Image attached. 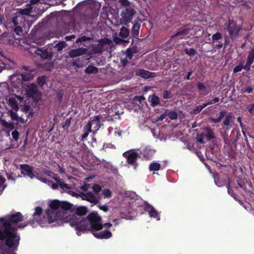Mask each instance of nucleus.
<instances>
[{
  "mask_svg": "<svg viewBox=\"0 0 254 254\" xmlns=\"http://www.w3.org/2000/svg\"><path fill=\"white\" fill-rule=\"evenodd\" d=\"M254 60V49H252L250 52L247 58V61L246 65L244 66V69L249 70L250 68L251 65L253 63Z\"/></svg>",
  "mask_w": 254,
  "mask_h": 254,
  "instance_id": "nucleus-21",
  "label": "nucleus"
},
{
  "mask_svg": "<svg viewBox=\"0 0 254 254\" xmlns=\"http://www.w3.org/2000/svg\"><path fill=\"white\" fill-rule=\"evenodd\" d=\"M155 152V150L154 149L146 147L143 150V154L145 157L150 158L154 154Z\"/></svg>",
  "mask_w": 254,
  "mask_h": 254,
  "instance_id": "nucleus-24",
  "label": "nucleus"
},
{
  "mask_svg": "<svg viewBox=\"0 0 254 254\" xmlns=\"http://www.w3.org/2000/svg\"><path fill=\"white\" fill-rule=\"evenodd\" d=\"M14 32L18 35H20L22 33V27L23 25H15Z\"/></svg>",
  "mask_w": 254,
  "mask_h": 254,
  "instance_id": "nucleus-42",
  "label": "nucleus"
},
{
  "mask_svg": "<svg viewBox=\"0 0 254 254\" xmlns=\"http://www.w3.org/2000/svg\"><path fill=\"white\" fill-rule=\"evenodd\" d=\"M145 100V98L143 96H135L133 98V101L134 102L138 101L140 103H141L142 101Z\"/></svg>",
  "mask_w": 254,
  "mask_h": 254,
  "instance_id": "nucleus-51",
  "label": "nucleus"
},
{
  "mask_svg": "<svg viewBox=\"0 0 254 254\" xmlns=\"http://www.w3.org/2000/svg\"><path fill=\"white\" fill-rule=\"evenodd\" d=\"M139 28V25L138 24H135L133 26V31H134V33L135 34H138V30Z\"/></svg>",
  "mask_w": 254,
  "mask_h": 254,
  "instance_id": "nucleus-58",
  "label": "nucleus"
},
{
  "mask_svg": "<svg viewBox=\"0 0 254 254\" xmlns=\"http://www.w3.org/2000/svg\"><path fill=\"white\" fill-rule=\"evenodd\" d=\"M80 197L82 199L86 200L94 204H96L98 202L97 198L90 192L80 193Z\"/></svg>",
  "mask_w": 254,
  "mask_h": 254,
  "instance_id": "nucleus-16",
  "label": "nucleus"
},
{
  "mask_svg": "<svg viewBox=\"0 0 254 254\" xmlns=\"http://www.w3.org/2000/svg\"><path fill=\"white\" fill-rule=\"evenodd\" d=\"M163 97L165 99L170 98H171V94L169 91L165 90L163 92Z\"/></svg>",
  "mask_w": 254,
  "mask_h": 254,
  "instance_id": "nucleus-54",
  "label": "nucleus"
},
{
  "mask_svg": "<svg viewBox=\"0 0 254 254\" xmlns=\"http://www.w3.org/2000/svg\"><path fill=\"white\" fill-rule=\"evenodd\" d=\"M75 36L74 35H70V36H66L65 37V39L66 41H71L72 39H75Z\"/></svg>",
  "mask_w": 254,
  "mask_h": 254,
  "instance_id": "nucleus-62",
  "label": "nucleus"
},
{
  "mask_svg": "<svg viewBox=\"0 0 254 254\" xmlns=\"http://www.w3.org/2000/svg\"><path fill=\"white\" fill-rule=\"evenodd\" d=\"M233 118V117L232 114L227 115L224 120V124L225 126H229L230 125V121Z\"/></svg>",
  "mask_w": 254,
  "mask_h": 254,
  "instance_id": "nucleus-40",
  "label": "nucleus"
},
{
  "mask_svg": "<svg viewBox=\"0 0 254 254\" xmlns=\"http://www.w3.org/2000/svg\"><path fill=\"white\" fill-rule=\"evenodd\" d=\"M248 110L250 113H252L254 111V103H253L250 107H249Z\"/></svg>",
  "mask_w": 254,
  "mask_h": 254,
  "instance_id": "nucleus-64",
  "label": "nucleus"
},
{
  "mask_svg": "<svg viewBox=\"0 0 254 254\" xmlns=\"http://www.w3.org/2000/svg\"><path fill=\"white\" fill-rule=\"evenodd\" d=\"M92 189L95 192H99L101 190V187L97 184H95L92 186Z\"/></svg>",
  "mask_w": 254,
  "mask_h": 254,
  "instance_id": "nucleus-47",
  "label": "nucleus"
},
{
  "mask_svg": "<svg viewBox=\"0 0 254 254\" xmlns=\"http://www.w3.org/2000/svg\"><path fill=\"white\" fill-rule=\"evenodd\" d=\"M128 30L125 27H122L120 30L119 36H120L122 38H126L128 36Z\"/></svg>",
  "mask_w": 254,
  "mask_h": 254,
  "instance_id": "nucleus-31",
  "label": "nucleus"
},
{
  "mask_svg": "<svg viewBox=\"0 0 254 254\" xmlns=\"http://www.w3.org/2000/svg\"><path fill=\"white\" fill-rule=\"evenodd\" d=\"M70 118L69 119H67L65 120L64 124L63 125V127L65 129H67V128L68 127L70 126Z\"/></svg>",
  "mask_w": 254,
  "mask_h": 254,
  "instance_id": "nucleus-48",
  "label": "nucleus"
},
{
  "mask_svg": "<svg viewBox=\"0 0 254 254\" xmlns=\"http://www.w3.org/2000/svg\"><path fill=\"white\" fill-rule=\"evenodd\" d=\"M168 116L171 120H175L177 118V114L174 111H171L168 114Z\"/></svg>",
  "mask_w": 254,
  "mask_h": 254,
  "instance_id": "nucleus-46",
  "label": "nucleus"
},
{
  "mask_svg": "<svg viewBox=\"0 0 254 254\" xmlns=\"http://www.w3.org/2000/svg\"><path fill=\"white\" fill-rule=\"evenodd\" d=\"M103 229L102 218L96 212L88 214L85 219L80 220V231L91 230L96 229Z\"/></svg>",
  "mask_w": 254,
  "mask_h": 254,
  "instance_id": "nucleus-3",
  "label": "nucleus"
},
{
  "mask_svg": "<svg viewBox=\"0 0 254 254\" xmlns=\"http://www.w3.org/2000/svg\"><path fill=\"white\" fill-rule=\"evenodd\" d=\"M118 2L123 7L120 22L121 24L126 25L132 21L136 14L135 5L127 0H118Z\"/></svg>",
  "mask_w": 254,
  "mask_h": 254,
  "instance_id": "nucleus-4",
  "label": "nucleus"
},
{
  "mask_svg": "<svg viewBox=\"0 0 254 254\" xmlns=\"http://www.w3.org/2000/svg\"><path fill=\"white\" fill-rule=\"evenodd\" d=\"M21 79L23 81H28L32 80L34 76L30 72H24L21 74Z\"/></svg>",
  "mask_w": 254,
  "mask_h": 254,
  "instance_id": "nucleus-26",
  "label": "nucleus"
},
{
  "mask_svg": "<svg viewBox=\"0 0 254 254\" xmlns=\"http://www.w3.org/2000/svg\"><path fill=\"white\" fill-rule=\"evenodd\" d=\"M31 107L30 105H24L22 108V110L24 112L27 113L31 110Z\"/></svg>",
  "mask_w": 254,
  "mask_h": 254,
  "instance_id": "nucleus-55",
  "label": "nucleus"
},
{
  "mask_svg": "<svg viewBox=\"0 0 254 254\" xmlns=\"http://www.w3.org/2000/svg\"><path fill=\"white\" fill-rule=\"evenodd\" d=\"M111 41L108 39H104L100 41L97 45L98 49L95 52H99L107 48V45H110Z\"/></svg>",
  "mask_w": 254,
  "mask_h": 254,
  "instance_id": "nucleus-20",
  "label": "nucleus"
},
{
  "mask_svg": "<svg viewBox=\"0 0 254 254\" xmlns=\"http://www.w3.org/2000/svg\"><path fill=\"white\" fill-rule=\"evenodd\" d=\"M37 83L40 86L42 87L46 83V77L45 76L38 77L37 78Z\"/></svg>",
  "mask_w": 254,
  "mask_h": 254,
  "instance_id": "nucleus-33",
  "label": "nucleus"
},
{
  "mask_svg": "<svg viewBox=\"0 0 254 254\" xmlns=\"http://www.w3.org/2000/svg\"><path fill=\"white\" fill-rule=\"evenodd\" d=\"M68 192L73 196H76V197H78L79 196V194H78L77 193L74 192L72 191L69 190Z\"/></svg>",
  "mask_w": 254,
  "mask_h": 254,
  "instance_id": "nucleus-63",
  "label": "nucleus"
},
{
  "mask_svg": "<svg viewBox=\"0 0 254 254\" xmlns=\"http://www.w3.org/2000/svg\"><path fill=\"white\" fill-rule=\"evenodd\" d=\"M224 113L222 112H221L220 113V116H219V118H218L217 119L211 118L210 120L212 122H214L215 123H218L221 121V119L224 117Z\"/></svg>",
  "mask_w": 254,
  "mask_h": 254,
  "instance_id": "nucleus-43",
  "label": "nucleus"
},
{
  "mask_svg": "<svg viewBox=\"0 0 254 254\" xmlns=\"http://www.w3.org/2000/svg\"><path fill=\"white\" fill-rule=\"evenodd\" d=\"M114 41L117 44H122L123 42H126V43L128 42L127 41L123 40L122 39L120 38L119 37H117V34H115V35L114 36Z\"/></svg>",
  "mask_w": 254,
  "mask_h": 254,
  "instance_id": "nucleus-38",
  "label": "nucleus"
},
{
  "mask_svg": "<svg viewBox=\"0 0 254 254\" xmlns=\"http://www.w3.org/2000/svg\"><path fill=\"white\" fill-rule=\"evenodd\" d=\"M59 186L63 190H64L65 191L68 192L69 191V190L70 189L68 185H67V184H65L63 182H61L60 184H59Z\"/></svg>",
  "mask_w": 254,
  "mask_h": 254,
  "instance_id": "nucleus-36",
  "label": "nucleus"
},
{
  "mask_svg": "<svg viewBox=\"0 0 254 254\" xmlns=\"http://www.w3.org/2000/svg\"><path fill=\"white\" fill-rule=\"evenodd\" d=\"M72 64L73 66H74V68L76 69V71H78V68H79V61H76V62H72Z\"/></svg>",
  "mask_w": 254,
  "mask_h": 254,
  "instance_id": "nucleus-56",
  "label": "nucleus"
},
{
  "mask_svg": "<svg viewBox=\"0 0 254 254\" xmlns=\"http://www.w3.org/2000/svg\"><path fill=\"white\" fill-rule=\"evenodd\" d=\"M30 52H34L42 59L50 60L53 57L54 54L52 46L49 45L47 47L43 48H32L30 49Z\"/></svg>",
  "mask_w": 254,
  "mask_h": 254,
  "instance_id": "nucleus-7",
  "label": "nucleus"
},
{
  "mask_svg": "<svg viewBox=\"0 0 254 254\" xmlns=\"http://www.w3.org/2000/svg\"><path fill=\"white\" fill-rule=\"evenodd\" d=\"M227 189H228V193L230 195H231L232 196H233V197H235L234 196V193H233V190H232L230 188V184H227Z\"/></svg>",
  "mask_w": 254,
  "mask_h": 254,
  "instance_id": "nucleus-59",
  "label": "nucleus"
},
{
  "mask_svg": "<svg viewBox=\"0 0 254 254\" xmlns=\"http://www.w3.org/2000/svg\"><path fill=\"white\" fill-rule=\"evenodd\" d=\"M205 137L208 140L214 138L213 132L209 128H205L200 134L196 136V139L198 142L202 143H204L203 139Z\"/></svg>",
  "mask_w": 254,
  "mask_h": 254,
  "instance_id": "nucleus-8",
  "label": "nucleus"
},
{
  "mask_svg": "<svg viewBox=\"0 0 254 254\" xmlns=\"http://www.w3.org/2000/svg\"><path fill=\"white\" fill-rule=\"evenodd\" d=\"M49 45L52 46L53 53H54L62 51L64 48L65 47L66 44L64 41H61L57 44L54 43V44H49Z\"/></svg>",
  "mask_w": 254,
  "mask_h": 254,
  "instance_id": "nucleus-19",
  "label": "nucleus"
},
{
  "mask_svg": "<svg viewBox=\"0 0 254 254\" xmlns=\"http://www.w3.org/2000/svg\"><path fill=\"white\" fill-rule=\"evenodd\" d=\"M160 164L153 162L150 165L149 170L150 171H158L160 169Z\"/></svg>",
  "mask_w": 254,
  "mask_h": 254,
  "instance_id": "nucleus-34",
  "label": "nucleus"
},
{
  "mask_svg": "<svg viewBox=\"0 0 254 254\" xmlns=\"http://www.w3.org/2000/svg\"><path fill=\"white\" fill-rule=\"evenodd\" d=\"M7 237L6 235L5 232L3 231L2 227L0 226V244L7 247L12 251H13V247L10 242L7 241Z\"/></svg>",
  "mask_w": 254,
  "mask_h": 254,
  "instance_id": "nucleus-14",
  "label": "nucleus"
},
{
  "mask_svg": "<svg viewBox=\"0 0 254 254\" xmlns=\"http://www.w3.org/2000/svg\"><path fill=\"white\" fill-rule=\"evenodd\" d=\"M11 135L13 139L17 141L18 140L19 133L17 130H14L11 133Z\"/></svg>",
  "mask_w": 254,
  "mask_h": 254,
  "instance_id": "nucleus-44",
  "label": "nucleus"
},
{
  "mask_svg": "<svg viewBox=\"0 0 254 254\" xmlns=\"http://www.w3.org/2000/svg\"><path fill=\"white\" fill-rule=\"evenodd\" d=\"M102 194L105 198H110L112 195L111 191L108 189H105L103 190Z\"/></svg>",
  "mask_w": 254,
  "mask_h": 254,
  "instance_id": "nucleus-41",
  "label": "nucleus"
},
{
  "mask_svg": "<svg viewBox=\"0 0 254 254\" xmlns=\"http://www.w3.org/2000/svg\"><path fill=\"white\" fill-rule=\"evenodd\" d=\"M73 205L65 201H60V208L63 210L69 211L70 214L64 216L63 211H54L47 209L45 213L49 224L56 221L62 220L64 222L69 223L70 225L74 227L76 234L79 236V206L76 209L72 208Z\"/></svg>",
  "mask_w": 254,
  "mask_h": 254,
  "instance_id": "nucleus-2",
  "label": "nucleus"
},
{
  "mask_svg": "<svg viewBox=\"0 0 254 254\" xmlns=\"http://www.w3.org/2000/svg\"><path fill=\"white\" fill-rule=\"evenodd\" d=\"M3 126L10 130H13L14 128V126L12 123H8L6 121L3 122Z\"/></svg>",
  "mask_w": 254,
  "mask_h": 254,
  "instance_id": "nucleus-39",
  "label": "nucleus"
},
{
  "mask_svg": "<svg viewBox=\"0 0 254 254\" xmlns=\"http://www.w3.org/2000/svg\"><path fill=\"white\" fill-rule=\"evenodd\" d=\"M198 89L201 91H204L205 90V86L202 83H198L197 84Z\"/></svg>",
  "mask_w": 254,
  "mask_h": 254,
  "instance_id": "nucleus-57",
  "label": "nucleus"
},
{
  "mask_svg": "<svg viewBox=\"0 0 254 254\" xmlns=\"http://www.w3.org/2000/svg\"><path fill=\"white\" fill-rule=\"evenodd\" d=\"M215 182L217 186L221 187L225 184H229V179L227 176H223L222 178H219L217 180L215 179Z\"/></svg>",
  "mask_w": 254,
  "mask_h": 254,
  "instance_id": "nucleus-22",
  "label": "nucleus"
},
{
  "mask_svg": "<svg viewBox=\"0 0 254 254\" xmlns=\"http://www.w3.org/2000/svg\"><path fill=\"white\" fill-rule=\"evenodd\" d=\"M42 212V208L40 206H37L35 208V211L34 214H33V219H35L38 224L41 225L44 224V221H45V218H44L43 219H38L41 216Z\"/></svg>",
  "mask_w": 254,
  "mask_h": 254,
  "instance_id": "nucleus-15",
  "label": "nucleus"
},
{
  "mask_svg": "<svg viewBox=\"0 0 254 254\" xmlns=\"http://www.w3.org/2000/svg\"><path fill=\"white\" fill-rule=\"evenodd\" d=\"M136 74L144 78H148L152 76V73L144 69H138L136 70Z\"/></svg>",
  "mask_w": 254,
  "mask_h": 254,
  "instance_id": "nucleus-23",
  "label": "nucleus"
},
{
  "mask_svg": "<svg viewBox=\"0 0 254 254\" xmlns=\"http://www.w3.org/2000/svg\"><path fill=\"white\" fill-rule=\"evenodd\" d=\"M68 55L71 58H75L79 56V48L70 50Z\"/></svg>",
  "mask_w": 254,
  "mask_h": 254,
  "instance_id": "nucleus-32",
  "label": "nucleus"
},
{
  "mask_svg": "<svg viewBox=\"0 0 254 254\" xmlns=\"http://www.w3.org/2000/svg\"><path fill=\"white\" fill-rule=\"evenodd\" d=\"M213 104L212 102H208L206 103L203 104L202 105H199L196 107V108L192 111V113L196 114L199 113L204 108L206 107L207 105Z\"/></svg>",
  "mask_w": 254,
  "mask_h": 254,
  "instance_id": "nucleus-28",
  "label": "nucleus"
},
{
  "mask_svg": "<svg viewBox=\"0 0 254 254\" xmlns=\"http://www.w3.org/2000/svg\"><path fill=\"white\" fill-rule=\"evenodd\" d=\"M185 52L186 54L188 55L189 56H193L196 53V51L194 49H192V48L186 49L185 50Z\"/></svg>",
  "mask_w": 254,
  "mask_h": 254,
  "instance_id": "nucleus-37",
  "label": "nucleus"
},
{
  "mask_svg": "<svg viewBox=\"0 0 254 254\" xmlns=\"http://www.w3.org/2000/svg\"><path fill=\"white\" fill-rule=\"evenodd\" d=\"M222 36L220 33H216V34H214L212 37V39L213 41L215 40H218L221 38Z\"/></svg>",
  "mask_w": 254,
  "mask_h": 254,
  "instance_id": "nucleus-49",
  "label": "nucleus"
},
{
  "mask_svg": "<svg viewBox=\"0 0 254 254\" xmlns=\"http://www.w3.org/2000/svg\"><path fill=\"white\" fill-rule=\"evenodd\" d=\"M148 100L151 102V105L153 106H156L160 103L159 98L155 95L149 96Z\"/></svg>",
  "mask_w": 254,
  "mask_h": 254,
  "instance_id": "nucleus-29",
  "label": "nucleus"
},
{
  "mask_svg": "<svg viewBox=\"0 0 254 254\" xmlns=\"http://www.w3.org/2000/svg\"><path fill=\"white\" fill-rule=\"evenodd\" d=\"M98 68L94 66H89L85 69V72L87 73H96L98 72Z\"/></svg>",
  "mask_w": 254,
  "mask_h": 254,
  "instance_id": "nucleus-35",
  "label": "nucleus"
},
{
  "mask_svg": "<svg viewBox=\"0 0 254 254\" xmlns=\"http://www.w3.org/2000/svg\"><path fill=\"white\" fill-rule=\"evenodd\" d=\"M227 29L231 38L236 37L239 33L240 28L237 27L234 21L229 20L227 23Z\"/></svg>",
  "mask_w": 254,
  "mask_h": 254,
  "instance_id": "nucleus-11",
  "label": "nucleus"
},
{
  "mask_svg": "<svg viewBox=\"0 0 254 254\" xmlns=\"http://www.w3.org/2000/svg\"><path fill=\"white\" fill-rule=\"evenodd\" d=\"M243 68H244V66H243V65H242L241 64L238 65L236 66L234 68L233 72L234 73H236V72H239V71H241Z\"/></svg>",
  "mask_w": 254,
  "mask_h": 254,
  "instance_id": "nucleus-50",
  "label": "nucleus"
},
{
  "mask_svg": "<svg viewBox=\"0 0 254 254\" xmlns=\"http://www.w3.org/2000/svg\"><path fill=\"white\" fill-rule=\"evenodd\" d=\"M30 10L28 8H25L23 9H21L20 10V12L18 13L19 14H22V16L24 15H28L29 13Z\"/></svg>",
  "mask_w": 254,
  "mask_h": 254,
  "instance_id": "nucleus-52",
  "label": "nucleus"
},
{
  "mask_svg": "<svg viewBox=\"0 0 254 254\" xmlns=\"http://www.w3.org/2000/svg\"><path fill=\"white\" fill-rule=\"evenodd\" d=\"M82 167L85 170H91L93 167L100 164V161L90 152L82 156Z\"/></svg>",
  "mask_w": 254,
  "mask_h": 254,
  "instance_id": "nucleus-5",
  "label": "nucleus"
},
{
  "mask_svg": "<svg viewBox=\"0 0 254 254\" xmlns=\"http://www.w3.org/2000/svg\"><path fill=\"white\" fill-rule=\"evenodd\" d=\"M9 112L10 117L12 120L16 121L18 120V117L16 112L10 111Z\"/></svg>",
  "mask_w": 254,
  "mask_h": 254,
  "instance_id": "nucleus-45",
  "label": "nucleus"
},
{
  "mask_svg": "<svg viewBox=\"0 0 254 254\" xmlns=\"http://www.w3.org/2000/svg\"><path fill=\"white\" fill-rule=\"evenodd\" d=\"M9 105L11 107V108L14 110L15 111H17L19 109V106L17 103V101L14 98H10L8 99Z\"/></svg>",
  "mask_w": 254,
  "mask_h": 254,
  "instance_id": "nucleus-25",
  "label": "nucleus"
},
{
  "mask_svg": "<svg viewBox=\"0 0 254 254\" xmlns=\"http://www.w3.org/2000/svg\"><path fill=\"white\" fill-rule=\"evenodd\" d=\"M25 19L22 14H16L12 17V22L14 25H25Z\"/></svg>",
  "mask_w": 254,
  "mask_h": 254,
  "instance_id": "nucleus-18",
  "label": "nucleus"
},
{
  "mask_svg": "<svg viewBox=\"0 0 254 254\" xmlns=\"http://www.w3.org/2000/svg\"><path fill=\"white\" fill-rule=\"evenodd\" d=\"M50 182L52 183V189H53L54 190H56L58 188V187L59 186V183H54L52 181H50Z\"/></svg>",
  "mask_w": 254,
  "mask_h": 254,
  "instance_id": "nucleus-60",
  "label": "nucleus"
},
{
  "mask_svg": "<svg viewBox=\"0 0 254 254\" xmlns=\"http://www.w3.org/2000/svg\"><path fill=\"white\" fill-rule=\"evenodd\" d=\"M23 216L21 213L17 212L14 214L9 215L5 217L0 218V224L1 227L5 232L6 236L7 237V241L10 242L13 247V251L17 250L18 247L19 245L20 237L17 233L18 228H23L27 226L28 224L33 225L34 221L30 220L25 223H21L17 227H13L12 224H17L21 222L23 220Z\"/></svg>",
  "mask_w": 254,
  "mask_h": 254,
  "instance_id": "nucleus-1",
  "label": "nucleus"
},
{
  "mask_svg": "<svg viewBox=\"0 0 254 254\" xmlns=\"http://www.w3.org/2000/svg\"><path fill=\"white\" fill-rule=\"evenodd\" d=\"M26 94L29 97H36L37 98L34 100L35 101H38L41 96V94L38 91L36 86L34 84H31L28 86L26 90Z\"/></svg>",
  "mask_w": 254,
  "mask_h": 254,
  "instance_id": "nucleus-13",
  "label": "nucleus"
},
{
  "mask_svg": "<svg viewBox=\"0 0 254 254\" xmlns=\"http://www.w3.org/2000/svg\"><path fill=\"white\" fill-rule=\"evenodd\" d=\"M88 210L86 207L80 206V216L86 214Z\"/></svg>",
  "mask_w": 254,
  "mask_h": 254,
  "instance_id": "nucleus-53",
  "label": "nucleus"
},
{
  "mask_svg": "<svg viewBox=\"0 0 254 254\" xmlns=\"http://www.w3.org/2000/svg\"><path fill=\"white\" fill-rule=\"evenodd\" d=\"M20 169L21 171V174L24 176H27L32 179L35 175L33 172V167L28 164H24L20 165Z\"/></svg>",
  "mask_w": 254,
  "mask_h": 254,
  "instance_id": "nucleus-9",
  "label": "nucleus"
},
{
  "mask_svg": "<svg viewBox=\"0 0 254 254\" xmlns=\"http://www.w3.org/2000/svg\"><path fill=\"white\" fill-rule=\"evenodd\" d=\"M99 208L104 212H107L109 210L108 207L107 205L100 206Z\"/></svg>",
  "mask_w": 254,
  "mask_h": 254,
  "instance_id": "nucleus-61",
  "label": "nucleus"
},
{
  "mask_svg": "<svg viewBox=\"0 0 254 254\" xmlns=\"http://www.w3.org/2000/svg\"><path fill=\"white\" fill-rule=\"evenodd\" d=\"M123 155L127 159L128 164L133 165L135 163L138 154L136 150H131L124 152Z\"/></svg>",
  "mask_w": 254,
  "mask_h": 254,
  "instance_id": "nucleus-10",
  "label": "nucleus"
},
{
  "mask_svg": "<svg viewBox=\"0 0 254 254\" xmlns=\"http://www.w3.org/2000/svg\"><path fill=\"white\" fill-rule=\"evenodd\" d=\"M137 52V50L135 47L128 49L126 51V58L130 60L132 58V55L136 53Z\"/></svg>",
  "mask_w": 254,
  "mask_h": 254,
  "instance_id": "nucleus-30",
  "label": "nucleus"
},
{
  "mask_svg": "<svg viewBox=\"0 0 254 254\" xmlns=\"http://www.w3.org/2000/svg\"><path fill=\"white\" fill-rule=\"evenodd\" d=\"M60 201L59 200H54L51 201L49 204L50 207L51 208V211L57 210L60 208Z\"/></svg>",
  "mask_w": 254,
  "mask_h": 254,
  "instance_id": "nucleus-27",
  "label": "nucleus"
},
{
  "mask_svg": "<svg viewBox=\"0 0 254 254\" xmlns=\"http://www.w3.org/2000/svg\"><path fill=\"white\" fill-rule=\"evenodd\" d=\"M145 210L148 212L150 217L156 218L157 220H160V216L159 213L155 209V208L150 205L146 206Z\"/></svg>",
  "mask_w": 254,
  "mask_h": 254,
  "instance_id": "nucleus-17",
  "label": "nucleus"
},
{
  "mask_svg": "<svg viewBox=\"0 0 254 254\" xmlns=\"http://www.w3.org/2000/svg\"><path fill=\"white\" fill-rule=\"evenodd\" d=\"M102 229H96L92 232L93 235L98 239H108L111 237L112 233L108 230L101 231Z\"/></svg>",
  "mask_w": 254,
  "mask_h": 254,
  "instance_id": "nucleus-12",
  "label": "nucleus"
},
{
  "mask_svg": "<svg viewBox=\"0 0 254 254\" xmlns=\"http://www.w3.org/2000/svg\"><path fill=\"white\" fill-rule=\"evenodd\" d=\"M100 127V118L98 116L94 117L84 128L85 132L82 134V138H85L89 132H96L99 129Z\"/></svg>",
  "mask_w": 254,
  "mask_h": 254,
  "instance_id": "nucleus-6",
  "label": "nucleus"
}]
</instances>
